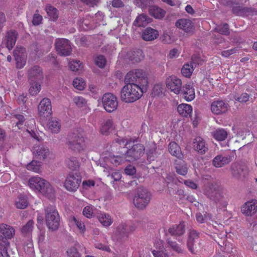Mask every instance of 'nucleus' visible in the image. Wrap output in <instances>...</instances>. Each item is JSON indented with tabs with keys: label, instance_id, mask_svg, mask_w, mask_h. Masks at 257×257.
<instances>
[{
	"label": "nucleus",
	"instance_id": "nucleus-55",
	"mask_svg": "<svg viewBox=\"0 0 257 257\" xmlns=\"http://www.w3.org/2000/svg\"><path fill=\"white\" fill-rule=\"evenodd\" d=\"M34 222L32 220L29 221L22 228V232L24 235H27L30 234L32 231Z\"/></svg>",
	"mask_w": 257,
	"mask_h": 257
},
{
	"label": "nucleus",
	"instance_id": "nucleus-45",
	"mask_svg": "<svg viewBox=\"0 0 257 257\" xmlns=\"http://www.w3.org/2000/svg\"><path fill=\"white\" fill-rule=\"evenodd\" d=\"M73 85L77 90H83L85 88L86 84L83 78L77 77L74 79Z\"/></svg>",
	"mask_w": 257,
	"mask_h": 257
},
{
	"label": "nucleus",
	"instance_id": "nucleus-3",
	"mask_svg": "<svg viewBox=\"0 0 257 257\" xmlns=\"http://www.w3.org/2000/svg\"><path fill=\"white\" fill-rule=\"evenodd\" d=\"M124 81L128 84L136 83L147 88L148 84V75L147 72L143 69H133L125 75Z\"/></svg>",
	"mask_w": 257,
	"mask_h": 257
},
{
	"label": "nucleus",
	"instance_id": "nucleus-44",
	"mask_svg": "<svg viewBox=\"0 0 257 257\" xmlns=\"http://www.w3.org/2000/svg\"><path fill=\"white\" fill-rule=\"evenodd\" d=\"M70 69L74 72H80L82 71L83 66L79 60H72L69 64Z\"/></svg>",
	"mask_w": 257,
	"mask_h": 257
},
{
	"label": "nucleus",
	"instance_id": "nucleus-37",
	"mask_svg": "<svg viewBox=\"0 0 257 257\" xmlns=\"http://www.w3.org/2000/svg\"><path fill=\"white\" fill-rule=\"evenodd\" d=\"M149 13L155 18L160 19L165 16V11L157 6H152L149 8Z\"/></svg>",
	"mask_w": 257,
	"mask_h": 257
},
{
	"label": "nucleus",
	"instance_id": "nucleus-27",
	"mask_svg": "<svg viewBox=\"0 0 257 257\" xmlns=\"http://www.w3.org/2000/svg\"><path fill=\"white\" fill-rule=\"evenodd\" d=\"M97 218L99 222L105 227H108L113 223V219L111 216L104 212H98L97 214Z\"/></svg>",
	"mask_w": 257,
	"mask_h": 257
},
{
	"label": "nucleus",
	"instance_id": "nucleus-14",
	"mask_svg": "<svg viewBox=\"0 0 257 257\" xmlns=\"http://www.w3.org/2000/svg\"><path fill=\"white\" fill-rule=\"evenodd\" d=\"M32 152L34 158L39 161H44L50 155L49 149L43 145H35Z\"/></svg>",
	"mask_w": 257,
	"mask_h": 257
},
{
	"label": "nucleus",
	"instance_id": "nucleus-63",
	"mask_svg": "<svg viewBox=\"0 0 257 257\" xmlns=\"http://www.w3.org/2000/svg\"><path fill=\"white\" fill-rule=\"evenodd\" d=\"M168 243L174 250L178 252H181L182 251L181 248L175 242L168 240Z\"/></svg>",
	"mask_w": 257,
	"mask_h": 257
},
{
	"label": "nucleus",
	"instance_id": "nucleus-30",
	"mask_svg": "<svg viewBox=\"0 0 257 257\" xmlns=\"http://www.w3.org/2000/svg\"><path fill=\"white\" fill-rule=\"evenodd\" d=\"M159 36L158 32L151 28H147L144 30L142 34V38L145 41H152L156 39Z\"/></svg>",
	"mask_w": 257,
	"mask_h": 257
},
{
	"label": "nucleus",
	"instance_id": "nucleus-49",
	"mask_svg": "<svg viewBox=\"0 0 257 257\" xmlns=\"http://www.w3.org/2000/svg\"><path fill=\"white\" fill-rule=\"evenodd\" d=\"M46 11L50 19L53 21L56 20L58 16L57 9L51 6H47Z\"/></svg>",
	"mask_w": 257,
	"mask_h": 257
},
{
	"label": "nucleus",
	"instance_id": "nucleus-28",
	"mask_svg": "<svg viewBox=\"0 0 257 257\" xmlns=\"http://www.w3.org/2000/svg\"><path fill=\"white\" fill-rule=\"evenodd\" d=\"M47 127L52 133L57 134L61 129L60 122L58 118L52 117L49 119Z\"/></svg>",
	"mask_w": 257,
	"mask_h": 257
},
{
	"label": "nucleus",
	"instance_id": "nucleus-48",
	"mask_svg": "<svg viewBox=\"0 0 257 257\" xmlns=\"http://www.w3.org/2000/svg\"><path fill=\"white\" fill-rule=\"evenodd\" d=\"M30 82V87L29 89V93L32 95L37 94L40 91L41 87V85L38 81H33Z\"/></svg>",
	"mask_w": 257,
	"mask_h": 257
},
{
	"label": "nucleus",
	"instance_id": "nucleus-21",
	"mask_svg": "<svg viewBox=\"0 0 257 257\" xmlns=\"http://www.w3.org/2000/svg\"><path fill=\"white\" fill-rule=\"evenodd\" d=\"M28 78L30 82L38 81L43 79V72L41 68L35 66L31 68L28 72Z\"/></svg>",
	"mask_w": 257,
	"mask_h": 257
},
{
	"label": "nucleus",
	"instance_id": "nucleus-35",
	"mask_svg": "<svg viewBox=\"0 0 257 257\" xmlns=\"http://www.w3.org/2000/svg\"><path fill=\"white\" fill-rule=\"evenodd\" d=\"M185 231V224L184 222H181L178 225H174L170 227L168 232L173 235H181Z\"/></svg>",
	"mask_w": 257,
	"mask_h": 257
},
{
	"label": "nucleus",
	"instance_id": "nucleus-33",
	"mask_svg": "<svg viewBox=\"0 0 257 257\" xmlns=\"http://www.w3.org/2000/svg\"><path fill=\"white\" fill-rule=\"evenodd\" d=\"M115 128V126L111 119H108L104 121L102 125L100 132L103 134L107 135L110 133Z\"/></svg>",
	"mask_w": 257,
	"mask_h": 257
},
{
	"label": "nucleus",
	"instance_id": "nucleus-53",
	"mask_svg": "<svg viewBox=\"0 0 257 257\" xmlns=\"http://www.w3.org/2000/svg\"><path fill=\"white\" fill-rule=\"evenodd\" d=\"M95 209L92 205L85 206L83 210V214L88 218H91L95 213Z\"/></svg>",
	"mask_w": 257,
	"mask_h": 257
},
{
	"label": "nucleus",
	"instance_id": "nucleus-51",
	"mask_svg": "<svg viewBox=\"0 0 257 257\" xmlns=\"http://www.w3.org/2000/svg\"><path fill=\"white\" fill-rule=\"evenodd\" d=\"M27 169L35 173H39L41 171V164L39 162L33 160L30 163L27 165Z\"/></svg>",
	"mask_w": 257,
	"mask_h": 257
},
{
	"label": "nucleus",
	"instance_id": "nucleus-62",
	"mask_svg": "<svg viewBox=\"0 0 257 257\" xmlns=\"http://www.w3.org/2000/svg\"><path fill=\"white\" fill-rule=\"evenodd\" d=\"M249 95L246 93H243L240 96H235V100L239 102H246L249 100Z\"/></svg>",
	"mask_w": 257,
	"mask_h": 257
},
{
	"label": "nucleus",
	"instance_id": "nucleus-5",
	"mask_svg": "<svg viewBox=\"0 0 257 257\" xmlns=\"http://www.w3.org/2000/svg\"><path fill=\"white\" fill-rule=\"evenodd\" d=\"M46 222L49 229L55 230L58 228L60 217L55 207L50 206L45 209Z\"/></svg>",
	"mask_w": 257,
	"mask_h": 257
},
{
	"label": "nucleus",
	"instance_id": "nucleus-17",
	"mask_svg": "<svg viewBox=\"0 0 257 257\" xmlns=\"http://www.w3.org/2000/svg\"><path fill=\"white\" fill-rule=\"evenodd\" d=\"M257 210V200L252 199L245 203L241 208V212L246 216H251Z\"/></svg>",
	"mask_w": 257,
	"mask_h": 257
},
{
	"label": "nucleus",
	"instance_id": "nucleus-22",
	"mask_svg": "<svg viewBox=\"0 0 257 257\" xmlns=\"http://www.w3.org/2000/svg\"><path fill=\"white\" fill-rule=\"evenodd\" d=\"M193 148L200 154H204L208 150V146L205 141L200 137H197L194 139Z\"/></svg>",
	"mask_w": 257,
	"mask_h": 257
},
{
	"label": "nucleus",
	"instance_id": "nucleus-26",
	"mask_svg": "<svg viewBox=\"0 0 257 257\" xmlns=\"http://www.w3.org/2000/svg\"><path fill=\"white\" fill-rule=\"evenodd\" d=\"M231 158L229 156L219 155L213 159L212 164L214 167L219 168L229 164Z\"/></svg>",
	"mask_w": 257,
	"mask_h": 257
},
{
	"label": "nucleus",
	"instance_id": "nucleus-24",
	"mask_svg": "<svg viewBox=\"0 0 257 257\" xmlns=\"http://www.w3.org/2000/svg\"><path fill=\"white\" fill-rule=\"evenodd\" d=\"M198 240V233L195 230L190 231L187 245L189 250L192 253H195Z\"/></svg>",
	"mask_w": 257,
	"mask_h": 257
},
{
	"label": "nucleus",
	"instance_id": "nucleus-4",
	"mask_svg": "<svg viewBox=\"0 0 257 257\" xmlns=\"http://www.w3.org/2000/svg\"><path fill=\"white\" fill-rule=\"evenodd\" d=\"M88 140L83 132H78L69 137L68 146L74 152L80 153L84 151L87 146Z\"/></svg>",
	"mask_w": 257,
	"mask_h": 257
},
{
	"label": "nucleus",
	"instance_id": "nucleus-50",
	"mask_svg": "<svg viewBox=\"0 0 257 257\" xmlns=\"http://www.w3.org/2000/svg\"><path fill=\"white\" fill-rule=\"evenodd\" d=\"M66 164L68 168L72 170L77 169L79 167V163L75 157H70L66 161Z\"/></svg>",
	"mask_w": 257,
	"mask_h": 257
},
{
	"label": "nucleus",
	"instance_id": "nucleus-56",
	"mask_svg": "<svg viewBox=\"0 0 257 257\" xmlns=\"http://www.w3.org/2000/svg\"><path fill=\"white\" fill-rule=\"evenodd\" d=\"M215 31L223 35H227L229 34L228 26L226 24L217 26L215 28Z\"/></svg>",
	"mask_w": 257,
	"mask_h": 257
},
{
	"label": "nucleus",
	"instance_id": "nucleus-64",
	"mask_svg": "<svg viewBox=\"0 0 257 257\" xmlns=\"http://www.w3.org/2000/svg\"><path fill=\"white\" fill-rule=\"evenodd\" d=\"M136 172L135 168L132 165L127 166L124 169V172L127 175H133L135 174Z\"/></svg>",
	"mask_w": 257,
	"mask_h": 257
},
{
	"label": "nucleus",
	"instance_id": "nucleus-59",
	"mask_svg": "<svg viewBox=\"0 0 257 257\" xmlns=\"http://www.w3.org/2000/svg\"><path fill=\"white\" fill-rule=\"evenodd\" d=\"M68 257H80V254L76 246L71 247L67 250Z\"/></svg>",
	"mask_w": 257,
	"mask_h": 257
},
{
	"label": "nucleus",
	"instance_id": "nucleus-12",
	"mask_svg": "<svg viewBox=\"0 0 257 257\" xmlns=\"http://www.w3.org/2000/svg\"><path fill=\"white\" fill-rule=\"evenodd\" d=\"M38 111L39 115L41 117L50 116L52 113L50 100L47 98H43L38 106Z\"/></svg>",
	"mask_w": 257,
	"mask_h": 257
},
{
	"label": "nucleus",
	"instance_id": "nucleus-11",
	"mask_svg": "<svg viewBox=\"0 0 257 257\" xmlns=\"http://www.w3.org/2000/svg\"><path fill=\"white\" fill-rule=\"evenodd\" d=\"M166 85L168 89L176 94L181 92L182 88V81L175 75L168 76L165 81Z\"/></svg>",
	"mask_w": 257,
	"mask_h": 257
},
{
	"label": "nucleus",
	"instance_id": "nucleus-25",
	"mask_svg": "<svg viewBox=\"0 0 257 257\" xmlns=\"http://www.w3.org/2000/svg\"><path fill=\"white\" fill-rule=\"evenodd\" d=\"M176 26L177 28L183 30L186 33H191L193 32V26L190 20L186 19H181L177 21L176 23Z\"/></svg>",
	"mask_w": 257,
	"mask_h": 257
},
{
	"label": "nucleus",
	"instance_id": "nucleus-42",
	"mask_svg": "<svg viewBox=\"0 0 257 257\" xmlns=\"http://www.w3.org/2000/svg\"><path fill=\"white\" fill-rule=\"evenodd\" d=\"M151 22V19L145 15H141L138 16L134 24L138 27H144Z\"/></svg>",
	"mask_w": 257,
	"mask_h": 257
},
{
	"label": "nucleus",
	"instance_id": "nucleus-31",
	"mask_svg": "<svg viewBox=\"0 0 257 257\" xmlns=\"http://www.w3.org/2000/svg\"><path fill=\"white\" fill-rule=\"evenodd\" d=\"M69 224L71 226H76L79 233L83 234L85 231L84 223L79 219L75 216H71L69 218Z\"/></svg>",
	"mask_w": 257,
	"mask_h": 257
},
{
	"label": "nucleus",
	"instance_id": "nucleus-32",
	"mask_svg": "<svg viewBox=\"0 0 257 257\" xmlns=\"http://www.w3.org/2000/svg\"><path fill=\"white\" fill-rule=\"evenodd\" d=\"M177 111L182 116H190L192 112V107L191 105L186 103H181L177 107Z\"/></svg>",
	"mask_w": 257,
	"mask_h": 257
},
{
	"label": "nucleus",
	"instance_id": "nucleus-18",
	"mask_svg": "<svg viewBox=\"0 0 257 257\" xmlns=\"http://www.w3.org/2000/svg\"><path fill=\"white\" fill-rule=\"evenodd\" d=\"M210 109L214 114L225 113L228 109L227 104L222 100L214 101L211 104Z\"/></svg>",
	"mask_w": 257,
	"mask_h": 257
},
{
	"label": "nucleus",
	"instance_id": "nucleus-46",
	"mask_svg": "<svg viewBox=\"0 0 257 257\" xmlns=\"http://www.w3.org/2000/svg\"><path fill=\"white\" fill-rule=\"evenodd\" d=\"M28 205V201L26 196L20 195L16 201V206L18 208L24 209Z\"/></svg>",
	"mask_w": 257,
	"mask_h": 257
},
{
	"label": "nucleus",
	"instance_id": "nucleus-7",
	"mask_svg": "<svg viewBox=\"0 0 257 257\" xmlns=\"http://www.w3.org/2000/svg\"><path fill=\"white\" fill-rule=\"evenodd\" d=\"M81 182V177L78 173H70L64 183L65 188L70 192H75Z\"/></svg>",
	"mask_w": 257,
	"mask_h": 257
},
{
	"label": "nucleus",
	"instance_id": "nucleus-23",
	"mask_svg": "<svg viewBox=\"0 0 257 257\" xmlns=\"http://www.w3.org/2000/svg\"><path fill=\"white\" fill-rule=\"evenodd\" d=\"M17 34L15 31H10L7 33V35L3 40V44L5 45L9 50H11L15 45Z\"/></svg>",
	"mask_w": 257,
	"mask_h": 257
},
{
	"label": "nucleus",
	"instance_id": "nucleus-9",
	"mask_svg": "<svg viewBox=\"0 0 257 257\" xmlns=\"http://www.w3.org/2000/svg\"><path fill=\"white\" fill-rule=\"evenodd\" d=\"M14 56L17 68H23L25 66L27 60L26 49L23 47L17 46L14 50Z\"/></svg>",
	"mask_w": 257,
	"mask_h": 257
},
{
	"label": "nucleus",
	"instance_id": "nucleus-16",
	"mask_svg": "<svg viewBox=\"0 0 257 257\" xmlns=\"http://www.w3.org/2000/svg\"><path fill=\"white\" fill-rule=\"evenodd\" d=\"M152 253L154 257H169L164 248L163 241L160 239H156L154 240Z\"/></svg>",
	"mask_w": 257,
	"mask_h": 257
},
{
	"label": "nucleus",
	"instance_id": "nucleus-39",
	"mask_svg": "<svg viewBox=\"0 0 257 257\" xmlns=\"http://www.w3.org/2000/svg\"><path fill=\"white\" fill-rule=\"evenodd\" d=\"M228 135L226 130L223 128L216 130L213 134V138L218 141H222L225 140Z\"/></svg>",
	"mask_w": 257,
	"mask_h": 257
},
{
	"label": "nucleus",
	"instance_id": "nucleus-47",
	"mask_svg": "<svg viewBox=\"0 0 257 257\" xmlns=\"http://www.w3.org/2000/svg\"><path fill=\"white\" fill-rule=\"evenodd\" d=\"M73 101L79 108L85 107L87 104V100L81 96H74L73 98Z\"/></svg>",
	"mask_w": 257,
	"mask_h": 257
},
{
	"label": "nucleus",
	"instance_id": "nucleus-19",
	"mask_svg": "<svg viewBox=\"0 0 257 257\" xmlns=\"http://www.w3.org/2000/svg\"><path fill=\"white\" fill-rule=\"evenodd\" d=\"M181 91L183 94L184 98L187 101H191L195 97V89L191 83H188L183 86Z\"/></svg>",
	"mask_w": 257,
	"mask_h": 257
},
{
	"label": "nucleus",
	"instance_id": "nucleus-58",
	"mask_svg": "<svg viewBox=\"0 0 257 257\" xmlns=\"http://www.w3.org/2000/svg\"><path fill=\"white\" fill-rule=\"evenodd\" d=\"M196 218L198 222L203 223L206 221L208 219H211V215L209 214H205L204 216L200 213H197L196 214Z\"/></svg>",
	"mask_w": 257,
	"mask_h": 257
},
{
	"label": "nucleus",
	"instance_id": "nucleus-29",
	"mask_svg": "<svg viewBox=\"0 0 257 257\" xmlns=\"http://www.w3.org/2000/svg\"><path fill=\"white\" fill-rule=\"evenodd\" d=\"M24 120V116L22 114L13 115L11 117V122L13 125V130L17 131L20 129L23 125Z\"/></svg>",
	"mask_w": 257,
	"mask_h": 257
},
{
	"label": "nucleus",
	"instance_id": "nucleus-20",
	"mask_svg": "<svg viewBox=\"0 0 257 257\" xmlns=\"http://www.w3.org/2000/svg\"><path fill=\"white\" fill-rule=\"evenodd\" d=\"M0 233L4 237V238L0 236V240H6L9 242L8 239H11L14 236L15 230L13 227L9 225L2 224H0Z\"/></svg>",
	"mask_w": 257,
	"mask_h": 257
},
{
	"label": "nucleus",
	"instance_id": "nucleus-15",
	"mask_svg": "<svg viewBox=\"0 0 257 257\" xmlns=\"http://www.w3.org/2000/svg\"><path fill=\"white\" fill-rule=\"evenodd\" d=\"M231 172L234 177L240 179L245 177L248 174V170L246 165L235 163L231 166Z\"/></svg>",
	"mask_w": 257,
	"mask_h": 257
},
{
	"label": "nucleus",
	"instance_id": "nucleus-34",
	"mask_svg": "<svg viewBox=\"0 0 257 257\" xmlns=\"http://www.w3.org/2000/svg\"><path fill=\"white\" fill-rule=\"evenodd\" d=\"M168 150L172 155L179 159L182 158L183 154L181 151V148L175 142H173L169 144Z\"/></svg>",
	"mask_w": 257,
	"mask_h": 257
},
{
	"label": "nucleus",
	"instance_id": "nucleus-60",
	"mask_svg": "<svg viewBox=\"0 0 257 257\" xmlns=\"http://www.w3.org/2000/svg\"><path fill=\"white\" fill-rule=\"evenodd\" d=\"M111 177L113 179L114 181L113 182V186L116 189V185L115 182L119 181L120 184H123V182H122L120 179L121 178V175L119 172H115L111 175Z\"/></svg>",
	"mask_w": 257,
	"mask_h": 257
},
{
	"label": "nucleus",
	"instance_id": "nucleus-52",
	"mask_svg": "<svg viewBox=\"0 0 257 257\" xmlns=\"http://www.w3.org/2000/svg\"><path fill=\"white\" fill-rule=\"evenodd\" d=\"M194 70L192 63L190 64L187 63L182 68V73L183 76L186 77H190Z\"/></svg>",
	"mask_w": 257,
	"mask_h": 257
},
{
	"label": "nucleus",
	"instance_id": "nucleus-43",
	"mask_svg": "<svg viewBox=\"0 0 257 257\" xmlns=\"http://www.w3.org/2000/svg\"><path fill=\"white\" fill-rule=\"evenodd\" d=\"M10 242L6 240H0V257H8V249Z\"/></svg>",
	"mask_w": 257,
	"mask_h": 257
},
{
	"label": "nucleus",
	"instance_id": "nucleus-10",
	"mask_svg": "<svg viewBox=\"0 0 257 257\" xmlns=\"http://www.w3.org/2000/svg\"><path fill=\"white\" fill-rule=\"evenodd\" d=\"M55 48L57 52L61 56L70 55L72 48L70 42L66 39H57L55 40Z\"/></svg>",
	"mask_w": 257,
	"mask_h": 257
},
{
	"label": "nucleus",
	"instance_id": "nucleus-13",
	"mask_svg": "<svg viewBox=\"0 0 257 257\" xmlns=\"http://www.w3.org/2000/svg\"><path fill=\"white\" fill-rule=\"evenodd\" d=\"M145 149L141 144H135L132 149L128 150L125 155L126 160L128 162L134 161L140 158L144 154Z\"/></svg>",
	"mask_w": 257,
	"mask_h": 257
},
{
	"label": "nucleus",
	"instance_id": "nucleus-8",
	"mask_svg": "<svg viewBox=\"0 0 257 257\" xmlns=\"http://www.w3.org/2000/svg\"><path fill=\"white\" fill-rule=\"evenodd\" d=\"M102 102L104 109L108 112L114 111L118 106L117 97L110 93H107L103 95Z\"/></svg>",
	"mask_w": 257,
	"mask_h": 257
},
{
	"label": "nucleus",
	"instance_id": "nucleus-57",
	"mask_svg": "<svg viewBox=\"0 0 257 257\" xmlns=\"http://www.w3.org/2000/svg\"><path fill=\"white\" fill-rule=\"evenodd\" d=\"M106 62V59L102 55H98L95 59V64L101 68L104 67Z\"/></svg>",
	"mask_w": 257,
	"mask_h": 257
},
{
	"label": "nucleus",
	"instance_id": "nucleus-2",
	"mask_svg": "<svg viewBox=\"0 0 257 257\" xmlns=\"http://www.w3.org/2000/svg\"><path fill=\"white\" fill-rule=\"evenodd\" d=\"M146 88L136 83H126L120 91L121 100L126 103H132L140 99Z\"/></svg>",
	"mask_w": 257,
	"mask_h": 257
},
{
	"label": "nucleus",
	"instance_id": "nucleus-61",
	"mask_svg": "<svg viewBox=\"0 0 257 257\" xmlns=\"http://www.w3.org/2000/svg\"><path fill=\"white\" fill-rule=\"evenodd\" d=\"M163 90V84L159 82L155 84L153 89V94L155 95H159Z\"/></svg>",
	"mask_w": 257,
	"mask_h": 257
},
{
	"label": "nucleus",
	"instance_id": "nucleus-36",
	"mask_svg": "<svg viewBox=\"0 0 257 257\" xmlns=\"http://www.w3.org/2000/svg\"><path fill=\"white\" fill-rule=\"evenodd\" d=\"M127 57L134 62H139L144 58L143 53L141 50L130 52Z\"/></svg>",
	"mask_w": 257,
	"mask_h": 257
},
{
	"label": "nucleus",
	"instance_id": "nucleus-1",
	"mask_svg": "<svg viewBox=\"0 0 257 257\" xmlns=\"http://www.w3.org/2000/svg\"><path fill=\"white\" fill-rule=\"evenodd\" d=\"M28 185L32 191L48 198L53 197L55 193L52 185L48 181L38 176L31 177L28 180Z\"/></svg>",
	"mask_w": 257,
	"mask_h": 257
},
{
	"label": "nucleus",
	"instance_id": "nucleus-38",
	"mask_svg": "<svg viewBox=\"0 0 257 257\" xmlns=\"http://www.w3.org/2000/svg\"><path fill=\"white\" fill-rule=\"evenodd\" d=\"M175 169L176 172L182 176L186 175L188 172L187 164L182 160L176 162Z\"/></svg>",
	"mask_w": 257,
	"mask_h": 257
},
{
	"label": "nucleus",
	"instance_id": "nucleus-54",
	"mask_svg": "<svg viewBox=\"0 0 257 257\" xmlns=\"http://www.w3.org/2000/svg\"><path fill=\"white\" fill-rule=\"evenodd\" d=\"M118 230L122 234L127 235L131 232L133 231L135 228L133 226H128L126 224H122L119 226Z\"/></svg>",
	"mask_w": 257,
	"mask_h": 257
},
{
	"label": "nucleus",
	"instance_id": "nucleus-6",
	"mask_svg": "<svg viewBox=\"0 0 257 257\" xmlns=\"http://www.w3.org/2000/svg\"><path fill=\"white\" fill-rule=\"evenodd\" d=\"M151 199V194L144 187H141L138 189L137 193L134 198V204L138 208L143 209L149 203Z\"/></svg>",
	"mask_w": 257,
	"mask_h": 257
},
{
	"label": "nucleus",
	"instance_id": "nucleus-40",
	"mask_svg": "<svg viewBox=\"0 0 257 257\" xmlns=\"http://www.w3.org/2000/svg\"><path fill=\"white\" fill-rule=\"evenodd\" d=\"M205 194L211 199H215L219 194L216 187L213 184H209L206 186L205 190Z\"/></svg>",
	"mask_w": 257,
	"mask_h": 257
},
{
	"label": "nucleus",
	"instance_id": "nucleus-41",
	"mask_svg": "<svg viewBox=\"0 0 257 257\" xmlns=\"http://www.w3.org/2000/svg\"><path fill=\"white\" fill-rule=\"evenodd\" d=\"M109 161L115 166H118L122 163H123L126 160V155H123L122 156H110L108 158Z\"/></svg>",
	"mask_w": 257,
	"mask_h": 257
}]
</instances>
